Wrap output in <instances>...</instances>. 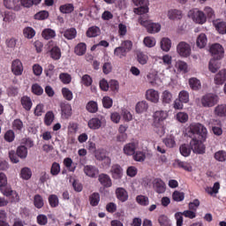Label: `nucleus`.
I'll list each match as a JSON object with an SVG mask.
<instances>
[{
	"instance_id": "obj_26",
	"label": "nucleus",
	"mask_w": 226,
	"mask_h": 226,
	"mask_svg": "<svg viewBox=\"0 0 226 226\" xmlns=\"http://www.w3.org/2000/svg\"><path fill=\"white\" fill-rule=\"evenodd\" d=\"M196 45L199 49H204V47L207 45V37L206 36V34H200L198 36Z\"/></svg>"
},
{
	"instance_id": "obj_34",
	"label": "nucleus",
	"mask_w": 226,
	"mask_h": 226,
	"mask_svg": "<svg viewBox=\"0 0 226 226\" xmlns=\"http://www.w3.org/2000/svg\"><path fill=\"white\" fill-rule=\"evenodd\" d=\"M0 190L2 192V193L5 196V197H19V194L17 193V192L11 190V187H0Z\"/></svg>"
},
{
	"instance_id": "obj_45",
	"label": "nucleus",
	"mask_w": 226,
	"mask_h": 226,
	"mask_svg": "<svg viewBox=\"0 0 226 226\" xmlns=\"http://www.w3.org/2000/svg\"><path fill=\"white\" fill-rule=\"evenodd\" d=\"M178 100L183 102V103H188L190 102V94L183 90L178 94Z\"/></svg>"
},
{
	"instance_id": "obj_61",
	"label": "nucleus",
	"mask_w": 226,
	"mask_h": 226,
	"mask_svg": "<svg viewBox=\"0 0 226 226\" xmlns=\"http://www.w3.org/2000/svg\"><path fill=\"white\" fill-rule=\"evenodd\" d=\"M161 226H170V220L167 215H161L158 219Z\"/></svg>"
},
{
	"instance_id": "obj_49",
	"label": "nucleus",
	"mask_w": 226,
	"mask_h": 226,
	"mask_svg": "<svg viewBox=\"0 0 226 226\" xmlns=\"http://www.w3.org/2000/svg\"><path fill=\"white\" fill-rule=\"evenodd\" d=\"M62 94L68 102H72V100H73V93L66 87L62 89Z\"/></svg>"
},
{
	"instance_id": "obj_28",
	"label": "nucleus",
	"mask_w": 226,
	"mask_h": 226,
	"mask_svg": "<svg viewBox=\"0 0 226 226\" xmlns=\"http://www.w3.org/2000/svg\"><path fill=\"white\" fill-rule=\"evenodd\" d=\"M170 47H172V41L169 38H162L161 41V49L164 52H169L170 50Z\"/></svg>"
},
{
	"instance_id": "obj_60",
	"label": "nucleus",
	"mask_w": 226,
	"mask_h": 226,
	"mask_svg": "<svg viewBox=\"0 0 226 226\" xmlns=\"http://www.w3.org/2000/svg\"><path fill=\"white\" fill-rule=\"evenodd\" d=\"M15 20V14L11 11H5L4 17V22H13Z\"/></svg>"
},
{
	"instance_id": "obj_27",
	"label": "nucleus",
	"mask_w": 226,
	"mask_h": 226,
	"mask_svg": "<svg viewBox=\"0 0 226 226\" xmlns=\"http://www.w3.org/2000/svg\"><path fill=\"white\" fill-rule=\"evenodd\" d=\"M215 114L219 117H225L226 116V104H219L215 108Z\"/></svg>"
},
{
	"instance_id": "obj_40",
	"label": "nucleus",
	"mask_w": 226,
	"mask_h": 226,
	"mask_svg": "<svg viewBox=\"0 0 226 226\" xmlns=\"http://www.w3.org/2000/svg\"><path fill=\"white\" fill-rule=\"evenodd\" d=\"M175 66L180 72H184V73L188 72V64H186V62H183V61L179 60V61L176 62Z\"/></svg>"
},
{
	"instance_id": "obj_20",
	"label": "nucleus",
	"mask_w": 226,
	"mask_h": 226,
	"mask_svg": "<svg viewBox=\"0 0 226 226\" xmlns=\"http://www.w3.org/2000/svg\"><path fill=\"white\" fill-rule=\"evenodd\" d=\"M219 59L213 58L210 60L209 64H208V70L211 72V73H216V72L219 71L221 68V64L218 61Z\"/></svg>"
},
{
	"instance_id": "obj_38",
	"label": "nucleus",
	"mask_w": 226,
	"mask_h": 226,
	"mask_svg": "<svg viewBox=\"0 0 226 226\" xmlns=\"http://www.w3.org/2000/svg\"><path fill=\"white\" fill-rule=\"evenodd\" d=\"M154 121H164V119H167V112L163 110L155 111L154 114Z\"/></svg>"
},
{
	"instance_id": "obj_48",
	"label": "nucleus",
	"mask_w": 226,
	"mask_h": 226,
	"mask_svg": "<svg viewBox=\"0 0 226 226\" xmlns=\"http://www.w3.org/2000/svg\"><path fill=\"white\" fill-rule=\"evenodd\" d=\"M34 204L37 209H41V207L43 206V198H41V195L36 194L34 196Z\"/></svg>"
},
{
	"instance_id": "obj_41",
	"label": "nucleus",
	"mask_w": 226,
	"mask_h": 226,
	"mask_svg": "<svg viewBox=\"0 0 226 226\" xmlns=\"http://www.w3.org/2000/svg\"><path fill=\"white\" fill-rule=\"evenodd\" d=\"M136 202L139 204V206H149V198L144 195H139L136 197Z\"/></svg>"
},
{
	"instance_id": "obj_56",
	"label": "nucleus",
	"mask_w": 226,
	"mask_h": 226,
	"mask_svg": "<svg viewBox=\"0 0 226 226\" xmlns=\"http://www.w3.org/2000/svg\"><path fill=\"white\" fill-rule=\"evenodd\" d=\"M17 154L19 158H26L27 148L25 146H20L17 149Z\"/></svg>"
},
{
	"instance_id": "obj_55",
	"label": "nucleus",
	"mask_w": 226,
	"mask_h": 226,
	"mask_svg": "<svg viewBox=\"0 0 226 226\" xmlns=\"http://www.w3.org/2000/svg\"><path fill=\"white\" fill-rule=\"evenodd\" d=\"M21 177L22 179H31V177L33 176V173L31 172V170L29 168H23L21 170Z\"/></svg>"
},
{
	"instance_id": "obj_19",
	"label": "nucleus",
	"mask_w": 226,
	"mask_h": 226,
	"mask_svg": "<svg viewBox=\"0 0 226 226\" xmlns=\"http://www.w3.org/2000/svg\"><path fill=\"white\" fill-rule=\"evenodd\" d=\"M116 194L117 198L118 199V200H121V202H126V200H128V192H126V190H124V188L118 187L116 190Z\"/></svg>"
},
{
	"instance_id": "obj_63",
	"label": "nucleus",
	"mask_w": 226,
	"mask_h": 226,
	"mask_svg": "<svg viewBox=\"0 0 226 226\" xmlns=\"http://www.w3.org/2000/svg\"><path fill=\"white\" fill-rule=\"evenodd\" d=\"M34 34H36V33L34 32V29L31 28V27H26L24 29L25 38L31 39L34 36Z\"/></svg>"
},
{
	"instance_id": "obj_29",
	"label": "nucleus",
	"mask_w": 226,
	"mask_h": 226,
	"mask_svg": "<svg viewBox=\"0 0 226 226\" xmlns=\"http://www.w3.org/2000/svg\"><path fill=\"white\" fill-rule=\"evenodd\" d=\"M149 109V105L146 101H141L136 104V112L138 114H142V112H146Z\"/></svg>"
},
{
	"instance_id": "obj_16",
	"label": "nucleus",
	"mask_w": 226,
	"mask_h": 226,
	"mask_svg": "<svg viewBox=\"0 0 226 226\" xmlns=\"http://www.w3.org/2000/svg\"><path fill=\"white\" fill-rule=\"evenodd\" d=\"M135 151H137V143L135 142L128 143L124 147V153L127 156L135 154Z\"/></svg>"
},
{
	"instance_id": "obj_4",
	"label": "nucleus",
	"mask_w": 226,
	"mask_h": 226,
	"mask_svg": "<svg viewBox=\"0 0 226 226\" xmlns=\"http://www.w3.org/2000/svg\"><path fill=\"white\" fill-rule=\"evenodd\" d=\"M205 140L197 139L192 138L190 142L191 149H192L193 153L196 154H204L206 153V147H204Z\"/></svg>"
},
{
	"instance_id": "obj_15",
	"label": "nucleus",
	"mask_w": 226,
	"mask_h": 226,
	"mask_svg": "<svg viewBox=\"0 0 226 226\" xmlns=\"http://www.w3.org/2000/svg\"><path fill=\"white\" fill-rule=\"evenodd\" d=\"M99 182L104 188H110L112 186V179L107 174H101L99 175Z\"/></svg>"
},
{
	"instance_id": "obj_51",
	"label": "nucleus",
	"mask_w": 226,
	"mask_h": 226,
	"mask_svg": "<svg viewBox=\"0 0 226 226\" xmlns=\"http://www.w3.org/2000/svg\"><path fill=\"white\" fill-rule=\"evenodd\" d=\"M143 43L144 45H146V47L151 49L152 47H154L156 45V40H154V38L153 37H145Z\"/></svg>"
},
{
	"instance_id": "obj_50",
	"label": "nucleus",
	"mask_w": 226,
	"mask_h": 226,
	"mask_svg": "<svg viewBox=\"0 0 226 226\" xmlns=\"http://www.w3.org/2000/svg\"><path fill=\"white\" fill-rule=\"evenodd\" d=\"M54 121V113L52 111H49L46 113L44 117V123L47 126H50Z\"/></svg>"
},
{
	"instance_id": "obj_21",
	"label": "nucleus",
	"mask_w": 226,
	"mask_h": 226,
	"mask_svg": "<svg viewBox=\"0 0 226 226\" xmlns=\"http://www.w3.org/2000/svg\"><path fill=\"white\" fill-rule=\"evenodd\" d=\"M193 20L196 24H205L207 20L206 14L200 11H197L193 14Z\"/></svg>"
},
{
	"instance_id": "obj_62",
	"label": "nucleus",
	"mask_w": 226,
	"mask_h": 226,
	"mask_svg": "<svg viewBox=\"0 0 226 226\" xmlns=\"http://www.w3.org/2000/svg\"><path fill=\"white\" fill-rule=\"evenodd\" d=\"M50 172L52 176H57L61 172V166L57 162H53Z\"/></svg>"
},
{
	"instance_id": "obj_64",
	"label": "nucleus",
	"mask_w": 226,
	"mask_h": 226,
	"mask_svg": "<svg viewBox=\"0 0 226 226\" xmlns=\"http://www.w3.org/2000/svg\"><path fill=\"white\" fill-rule=\"evenodd\" d=\"M177 119L179 123H186L188 121V114L185 112H179L177 114Z\"/></svg>"
},
{
	"instance_id": "obj_36",
	"label": "nucleus",
	"mask_w": 226,
	"mask_h": 226,
	"mask_svg": "<svg viewBox=\"0 0 226 226\" xmlns=\"http://www.w3.org/2000/svg\"><path fill=\"white\" fill-rule=\"evenodd\" d=\"M181 11L171 9L168 11V17L170 20H175V19H181Z\"/></svg>"
},
{
	"instance_id": "obj_43",
	"label": "nucleus",
	"mask_w": 226,
	"mask_h": 226,
	"mask_svg": "<svg viewBox=\"0 0 226 226\" xmlns=\"http://www.w3.org/2000/svg\"><path fill=\"white\" fill-rule=\"evenodd\" d=\"M220 190V183L219 182H215L214 184L213 187H207L206 188V192L207 193H209V195H213V193H218V191Z\"/></svg>"
},
{
	"instance_id": "obj_1",
	"label": "nucleus",
	"mask_w": 226,
	"mask_h": 226,
	"mask_svg": "<svg viewBox=\"0 0 226 226\" xmlns=\"http://www.w3.org/2000/svg\"><path fill=\"white\" fill-rule=\"evenodd\" d=\"M189 137L199 140L207 139V129L202 124H191L189 127Z\"/></svg>"
},
{
	"instance_id": "obj_22",
	"label": "nucleus",
	"mask_w": 226,
	"mask_h": 226,
	"mask_svg": "<svg viewBox=\"0 0 226 226\" xmlns=\"http://www.w3.org/2000/svg\"><path fill=\"white\" fill-rule=\"evenodd\" d=\"M84 172L88 177H94L98 174V169L93 165H87L84 168Z\"/></svg>"
},
{
	"instance_id": "obj_12",
	"label": "nucleus",
	"mask_w": 226,
	"mask_h": 226,
	"mask_svg": "<svg viewBox=\"0 0 226 226\" xmlns=\"http://www.w3.org/2000/svg\"><path fill=\"white\" fill-rule=\"evenodd\" d=\"M146 98L148 102H152V103H158L160 102V94L158 91L150 88L146 92Z\"/></svg>"
},
{
	"instance_id": "obj_14",
	"label": "nucleus",
	"mask_w": 226,
	"mask_h": 226,
	"mask_svg": "<svg viewBox=\"0 0 226 226\" xmlns=\"http://www.w3.org/2000/svg\"><path fill=\"white\" fill-rule=\"evenodd\" d=\"M110 174L113 179H121L123 177V168L119 164H114L110 169Z\"/></svg>"
},
{
	"instance_id": "obj_7",
	"label": "nucleus",
	"mask_w": 226,
	"mask_h": 226,
	"mask_svg": "<svg viewBox=\"0 0 226 226\" xmlns=\"http://www.w3.org/2000/svg\"><path fill=\"white\" fill-rule=\"evenodd\" d=\"M218 103V97L213 94H207L201 98L203 107H215Z\"/></svg>"
},
{
	"instance_id": "obj_46",
	"label": "nucleus",
	"mask_w": 226,
	"mask_h": 226,
	"mask_svg": "<svg viewBox=\"0 0 226 226\" xmlns=\"http://www.w3.org/2000/svg\"><path fill=\"white\" fill-rule=\"evenodd\" d=\"M114 54L115 56H117V57L123 58V57H126V54H128L127 51H125L124 48L117 47L114 50Z\"/></svg>"
},
{
	"instance_id": "obj_11",
	"label": "nucleus",
	"mask_w": 226,
	"mask_h": 226,
	"mask_svg": "<svg viewBox=\"0 0 226 226\" xmlns=\"http://www.w3.org/2000/svg\"><path fill=\"white\" fill-rule=\"evenodd\" d=\"M102 124H105V119L102 117L100 118L94 117L88 121V127L91 130H100Z\"/></svg>"
},
{
	"instance_id": "obj_35",
	"label": "nucleus",
	"mask_w": 226,
	"mask_h": 226,
	"mask_svg": "<svg viewBox=\"0 0 226 226\" xmlns=\"http://www.w3.org/2000/svg\"><path fill=\"white\" fill-rule=\"evenodd\" d=\"M50 56L55 60L57 61L61 59V49L55 46L50 49Z\"/></svg>"
},
{
	"instance_id": "obj_57",
	"label": "nucleus",
	"mask_w": 226,
	"mask_h": 226,
	"mask_svg": "<svg viewBox=\"0 0 226 226\" xmlns=\"http://www.w3.org/2000/svg\"><path fill=\"white\" fill-rule=\"evenodd\" d=\"M175 163L181 169H184V170H187V172H192V167L188 165L186 162H181L180 160H176Z\"/></svg>"
},
{
	"instance_id": "obj_3",
	"label": "nucleus",
	"mask_w": 226,
	"mask_h": 226,
	"mask_svg": "<svg viewBox=\"0 0 226 226\" xmlns=\"http://www.w3.org/2000/svg\"><path fill=\"white\" fill-rule=\"evenodd\" d=\"M177 52L181 57H190L192 56V46L186 41H180L177 45Z\"/></svg>"
},
{
	"instance_id": "obj_52",
	"label": "nucleus",
	"mask_w": 226,
	"mask_h": 226,
	"mask_svg": "<svg viewBox=\"0 0 226 226\" xmlns=\"http://www.w3.org/2000/svg\"><path fill=\"white\" fill-rule=\"evenodd\" d=\"M172 197L173 200H175L176 202H181L185 200V193L179 191H175L172 194Z\"/></svg>"
},
{
	"instance_id": "obj_37",
	"label": "nucleus",
	"mask_w": 226,
	"mask_h": 226,
	"mask_svg": "<svg viewBox=\"0 0 226 226\" xmlns=\"http://www.w3.org/2000/svg\"><path fill=\"white\" fill-rule=\"evenodd\" d=\"M73 10H75V7H73V4H65L59 7V11H61V13H72Z\"/></svg>"
},
{
	"instance_id": "obj_6",
	"label": "nucleus",
	"mask_w": 226,
	"mask_h": 226,
	"mask_svg": "<svg viewBox=\"0 0 226 226\" xmlns=\"http://www.w3.org/2000/svg\"><path fill=\"white\" fill-rule=\"evenodd\" d=\"M135 6H139L134 8V13L137 15H146L149 12V1L148 0H139V3H134Z\"/></svg>"
},
{
	"instance_id": "obj_58",
	"label": "nucleus",
	"mask_w": 226,
	"mask_h": 226,
	"mask_svg": "<svg viewBox=\"0 0 226 226\" xmlns=\"http://www.w3.org/2000/svg\"><path fill=\"white\" fill-rule=\"evenodd\" d=\"M34 19L37 20H45V19H49V11H41L34 15Z\"/></svg>"
},
{
	"instance_id": "obj_47",
	"label": "nucleus",
	"mask_w": 226,
	"mask_h": 226,
	"mask_svg": "<svg viewBox=\"0 0 226 226\" xmlns=\"http://www.w3.org/2000/svg\"><path fill=\"white\" fill-rule=\"evenodd\" d=\"M41 3V0H21V4L25 8H31L33 4H40Z\"/></svg>"
},
{
	"instance_id": "obj_59",
	"label": "nucleus",
	"mask_w": 226,
	"mask_h": 226,
	"mask_svg": "<svg viewBox=\"0 0 226 226\" xmlns=\"http://www.w3.org/2000/svg\"><path fill=\"white\" fill-rule=\"evenodd\" d=\"M59 79L63 82V84H70V82H72V75L65 72L61 73L59 75Z\"/></svg>"
},
{
	"instance_id": "obj_10",
	"label": "nucleus",
	"mask_w": 226,
	"mask_h": 226,
	"mask_svg": "<svg viewBox=\"0 0 226 226\" xmlns=\"http://www.w3.org/2000/svg\"><path fill=\"white\" fill-rule=\"evenodd\" d=\"M60 109L62 113V117L64 119H70V117L73 115V110L72 109V104L62 102L60 103Z\"/></svg>"
},
{
	"instance_id": "obj_5",
	"label": "nucleus",
	"mask_w": 226,
	"mask_h": 226,
	"mask_svg": "<svg viewBox=\"0 0 226 226\" xmlns=\"http://www.w3.org/2000/svg\"><path fill=\"white\" fill-rule=\"evenodd\" d=\"M183 216H185V218H190L191 220H193L197 216L195 212L192 210H185L184 212H177L175 214V218L177 220V226H183Z\"/></svg>"
},
{
	"instance_id": "obj_32",
	"label": "nucleus",
	"mask_w": 226,
	"mask_h": 226,
	"mask_svg": "<svg viewBox=\"0 0 226 226\" xmlns=\"http://www.w3.org/2000/svg\"><path fill=\"white\" fill-rule=\"evenodd\" d=\"M86 109L91 114H94L98 112V103H96L94 101H90L87 102Z\"/></svg>"
},
{
	"instance_id": "obj_24",
	"label": "nucleus",
	"mask_w": 226,
	"mask_h": 226,
	"mask_svg": "<svg viewBox=\"0 0 226 226\" xmlns=\"http://www.w3.org/2000/svg\"><path fill=\"white\" fill-rule=\"evenodd\" d=\"M101 33L100 27L91 26L87 31V36L88 38H96V36H100Z\"/></svg>"
},
{
	"instance_id": "obj_33",
	"label": "nucleus",
	"mask_w": 226,
	"mask_h": 226,
	"mask_svg": "<svg viewBox=\"0 0 226 226\" xmlns=\"http://www.w3.org/2000/svg\"><path fill=\"white\" fill-rule=\"evenodd\" d=\"M21 104L25 110H31V108L33 107V102L31 101V98L27 96L21 98Z\"/></svg>"
},
{
	"instance_id": "obj_17",
	"label": "nucleus",
	"mask_w": 226,
	"mask_h": 226,
	"mask_svg": "<svg viewBox=\"0 0 226 226\" xmlns=\"http://www.w3.org/2000/svg\"><path fill=\"white\" fill-rule=\"evenodd\" d=\"M214 80H215V84H216L217 86H222V84H223V82H225L226 80V70L225 69L221 70L215 75Z\"/></svg>"
},
{
	"instance_id": "obj_25",
	"label": "nucleus",
	"mask_w": 226,
	"mask_h": 226,
	"mask_svg": "<svg viewBox=\"0 0 226 226\" xmlns=\"http://www.w3.org/2000/svg\"><path fill=\"white\" fill-rule=\"evenodd\" d=\"M189 86L192 91H199V89L202 87L200 80H199L197 78H191L189 79Z\"/></svg>"
},
{
	"instance_id": "obj_13",
	"label": "nucleus",
	"mask_w": 226,
	"mask_h": 226,
	"mask_svg": "<svg viewBox=\"0 0 226 226\" xmlns=\"http://www.w3.org/2000/svg\"><path fill=\"white\" fill-rule=\"evenodd\" d=\"M11 72L14 73V75H22L24 66L22 65V62H20V60L16 59L12 62Z\"/></svg>"
},
{
	"instance_id": "obj_8",
	"label": "nucleus",
	"mask_w": 226,
	"mask_h": 226,
	"mask_svg": "<svg viewBox=\"0 0 226 226\" xmlns=\"http://www.w3.org/2000/svg\"><path fill=\"white\" fill-rule=\"evenodd\" d=\"M210 53L212 56H215L214 59H222L223 54H225V50L221 44L215 43L210 47Z\"/></svg>"
},
{
	"instance_id": "obj_23",
	"label": "nucleus",
	"mask_w": 226,
	"mask_h": 226,
	"mask_svg": "<svg viewBox=\"0 0 226 226\" xmlns=\"http://www.w3.org/2000/svg\"><path fill=\"white\" fill-rule=\"evenodd\" d=\"M87 50V46L84 42H79L74 48V53L76 54V56H84Z\"/></svg>"
},
{
	"instance_id": "obj_39",
	"label": "nucleus",
	"mask_w": 226,
	"mask_h": 226,
	"mask_svg": "<svg viewBox=\"0 0 226 226\" xmlns=\"http://www.w3.org/2000/svg\"><path fill=\"white\" fill-rule=\"evenodd\" d=\"M179 151H180V154H182V156L186 157V156H190V154L192 153V148H190L189 145L183 144L180 146Z\"/></svg>"
},
{
	"instance_id": "obj_44",
	"label": "nucleus",
	"mask_w": 226,
	"mask_h": 226,
	"mask_svg": "<svg viewBox=\"0 0 226 226\" xmlns=\"http://www.w3.org/2000/svg\"><path fill=\"white\" fill-rule=\"evenodd\" d=\"M64 36L67 40H73V38L77 36V30H75V28L68 29L64 32Z\"/></svg>"
},
{
	"instance_id": "obj_54",
	"label": "nucleus",
	"mask_w": 226,
	"mask_h": 226,
	"mask_svg": "<svg viewBox=\"0 0 226 226\" xmlns=\"http://www.w3.org/2000/svg\"><path fill=\"white\" fill-rule=\"evenodd\" d=\"M90 204L92 206H96L97 204L100 203V194L98 192H94L90 197H89Z\"/></svg>"
},
{
	"instance_id": "obj_42",
	"label": "nucleus",
	"mask_w": 226,
	"mask_h": 226,
	"mask_svg": "<svg viewBox=\"0 0 226 226\" xmlns=\"http://www.w3.org/2000/svg\"><path fill=\"white\" fill-rule=\"evenodd\" d=\"M42 37H44L45 40H50V38L56 37V32L50 28H47L42 32Z\"/></svg>"
},
{
	"instance_id": "obj_30",
	"label": "nucleus",
	"mask_w": 226,
	"mask_h": 226,
	"mask_svg": "<svg viewBox=\"0 0 226 226\" xmlns=\"http://www.w3.org/2000/svg\"><path fill=\"white\" fill-rule=\"evenodd\" d=\"M147 79L149 84L154 86V84H156V80H158V72L156 71H151L147 75Z\"/></svg>"
},
{
	"instance_id": "obj_31",
	"label": "nucleus",
	"mask_w": 226,
	"mask_h": 226,
	"mask_svg": "<svg viewBox=\"0 0 226 226\" xmlns=\"http://www.w3.org/2000/svg\"><path fill=\"white\" fill-rule=\"evenodd\" d=\"M214 26L220 34H226V22H214Z\"/></svg>"
},
{
	"instance_id": "obj_9",
	"label": "nucleus",
	"mask_w": 226,
	"mask_h": 226,
	"mask_svg": "<svg viewBox=\"0 0 226 226\" xmlns=\"http://www.w3.org/2000/svg\"><path fill=\"white\" fill-rule=\"evenodd\" d=\"M153 188L156 193H165L167 187L165 182L160 178H154L152 182Z\"/></svg>"
},
{
	"instance_id": "obj_53",
	"label": "nucleus",
	"mask_w": 226,
	"mask_h": 226,
	"mask_svg": "<svg viewBox=\"0 0 226 226\" xmlns=\"http://www.w3.org/2000/svg\"><path fill=\"white\" fill-rule=\"evenodd\" d=\"M215 159L217 162H226V152L220 150L215 154Z\"/></svg>"
},
{
	"instance_id": "obj_2",
	"label": "nucleus",
	"mask_w": 226,
	"mask_h": 226,
	"mask_svg": "<svg viewBox=\"0 0 226 226\" xmlns=\"http://www.w3.org/2000/svg\"><path fill=\"white\" fill-rule=\"evenodd\" d=\"M139 22L141 26L146 27L147 33H150V34H154V33H160V30L162 29V26H160V24L153 23L147 20V18L140 17L139 19Z\"/></svg>"
},
{
	"instance_id": "obj_18",
	"label": "nucleus",
	"mask_w": 226,
	"mask_h": 226,
	"mask_svg": "<svg viewBox=\"0 0 226 226\" xmlns=\"http://www.w3.org/2000/svg\"><path fill=\"white\" fill-rule=\"evenodd\" d=\"M95 158L96 160H99V162H104L105 165H110V159L109 158V156H107L105 151H97L95 153Z\"/></svg>"
}]
</instances>
